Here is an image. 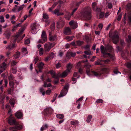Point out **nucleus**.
I'll return each mask as SVG.
<instances>
[{
  "label": "nucleus",
  "instance_id": "nucleus-31",
  "mask_svg": "<svg viewBox=\"0 0 131 131\" xmlns=\"http://www.w3.org/2000/svg\"><path fill=\"white\" fill-rule=\"evenodd\" d=\"M43 49L41 48L39 49V54L40 56L42 55L43 54Z\"/></svg>",
  "mask_w": 131,
  "mask_h": 131
},
{
  "label": "nucleus",
  "instance_id": "nucleus-46",
  "mask_svg": "<svg viewBox=\"0 0 131 131\" xmlns=\"http://www.w3.org/2000/svg\"><path fill=\"white\" fill-rule=\"evenodd\" d=\"M85 53L87 55H91V51L90 50H89L88 51H84Z\"/></svg>",
  "mask_w": 131,
  "mask_h": 131
},
{
  "label": "nucleus",
  "instance_id": "nucleus-44",
  "mask_svg": "<svg viewBox=\"0 0 131 131\" xmlns=\"http://www.w3.org/2000/svg\"><path fill=\"white\" fill-rule=\"evenodd\" d=\"M107 6L108 8L110 9L112 8L113 7L112 4L111 3H108L107 4Z\"/></svg>",
  "mask_w": 131,
  "mask_h": 131
},
{
  "label": "nucleus",
  "instance_id": "nucleus-43",
  "mask_svg": "<svg viewBox=\"0 0 131 131\" xmlns=\"http://www.w3.org/2000/svg\"><path fill=\"white\" fill-rule=\"evenodd\" d=\"M9 130L11 131H17L15 130L16 128L15 126V127H11L9 128Z\"/></svg>",
  "mask_w": 131,
  "mask_h": 131
},
{
  "label": "nucleus",
  "instance_id": "nucleus-48",
  "mask_svg": "<svg viewBox=\"0 0 131 131\" xmlns=\"http://www.w3.org/2000/svg\"><path fill=\"white\" fill-rule=\"evenodd\" d=\"M16 68L15 67L13 68L12 69L11 71L14 74H15L17 72Z\"/></svg>",
  "mask_w": 131,
  "mask_h": 131
},
{
  "label": "nucleus",
  "instance_id": "nucleus-38",
  "mask_svg": "<svg viewBox=\"0 0 131 131\" xmlns=\"http://www.w3.org/2000/svg\"><path fill=\"white\" fill-rule=\"evenodd\" d=\"M77 45L78 46H80L82 45L83 43V41H77Z\"/></svg>",
  "mask_w": 131,
  "mask_h": 131
},
{
  "label": "nucleus",
  "instance_id": "nucleus-23",
  "mask_svg": "<svg viewBox=\"0 0 131 131\" xmlns=\"http://www.w3.org/2000/svg\"><path fill=\"white\" fill-rule=\"evenodd\" d=\"M67 91L63 89L61 91L60 95L59 96V97H62L65 95L67 93Z\"/></svg>",
  "mask_w": 131,
  "mask_h": 131
},
{
  "label": "nucleus",
  "instance_id": "nucleus-13",
  "mask_svg": "<svg viewBox=\"0 0 131 131\" xmlns=\"http://www.w3.org/2000/svg\"><path fill=\"white\" fill-rule=\"evenodd\" d=\"M16 47V45L15 43H13L12 44V42H11L10 44L7 46L6 47V49H8L10 51L13 49L14 48Z\"/></svg>",
  "mask_w": 131,
  "mask_h": 131
},
{
  "label": "nucleus",
  "instance_id": "nucleus-18",
  "mask_svg": "<svg viewBox=\"0 0 131 131\" xmlns=\"http://www.w3.org/2000/svg\"><path fill=\"white\" fill-rule=\"evenodd\" d=\"M44 65V63L42 62H41L38 65V67L39 69V72H42V70L43 69V67ZM36 71L37 73H38V71L37 70H36Z\"/></svg>",
  "mask_w": 131,
  "mask_h": 131
},
{
  "label": "nucleus",
  "instance_id": "nucleus-39",
  "mask_svg": "<svg viewBox=\"0 0 131 131\" xmlns=\"http://www.w3.org/2000/svg\"><path fill=\"white\" fill-rule=\"evenodd\" d=\"M46 41H44L43 39L42 40L41 39H39L37 41V43H40L43 44Z\"/></svg>",
  "mask_w": 131,
  "mask_h": 131
},
{
  "label": "nucleus",
  "instance_id": "nucleus-22",
  "mask_svg": "<svg viewBox=\"0 0 131 131\" xmlns=\"http://www.w3.org/2000/svg\"><path fill=\"white\" fill-rule=\"evenodd\" d=\"M52 111L51 109L49 108H46L44 110V114L45 116H46L49 114L51 113V111Z\"/></svg>",
  "mask_w": 131,
  "mask_h": 131
},
{
  "label": "nucleus",
  "instance_id": "nucleus-11",
  "mask_svg": "<svg viewBox=\"0 0 131 131\" xmlns=\"http://www.w3.org/2000/svg\"><path fill=\"white\" fill-rule=\"evenodd\" d=\"M65 24L64 21L61 19H60L57 23V27L58 28H62L64 26Z\"/></svg>",
  "mask_w": 131,
  "mask_h": 131
},
{
  "label": "nucleus",
  "instance_id": "nucleus-50",
  "mask_svg": "<svg viewBox=\"0 0 131 131\" xmlns=\"http://www.w3.org/2000/svg\"><path fill=\"white\" fill-rule=\"evenodd\" d=\"M103 102V100L101 99H98L96 101V102L97 103H102Z\"/></svg>",
  "mask_w": 131,
  "mask_h": 131
},
{
  "label": "nucleus",
  "instance_id": "nucleus-5",
  "mask_svg": "<svg viewBox=\"0 0 131 131\" xmlns=\"http://www.w3.org/2000/svg\"><path fill=\"white\" fill-rule=\"evenodd\" d=\"M107 70L106 68L102 69L100 71L96 72L94 71H91V72L94 75L97 77L100 76L103 73V72H105Z\"/></svg>",
  "mask_w": 131,
  "mask_h": 131
},
{
  "label": "nucleus",
  "instance_id": "nucleus-9",
  "mask_svg": "<svg viewBox=\"0 0 131 131\" xmlns=\"http://www.w3.org/2000/svg\"><path fill=\"white\" fill-rule=\"evenodd\" d=\"M63 33L66 35H69L71 34V31L70 28L66 27H65L64 29Z\"/></svg>",
  "mask_w": 131,
  "mask_h": 131
},
{
  "label": "nucleus",
  "instance_id": "nucleus-27",
  "mask_svg": "<svg viewBox=\"0 0 131 131\" xmlns=\"http://www.w3.org/2000/svg\"><path fill=\"white\" fill-rule=\"evenodd\" d=\"M48 126L47 124H45L43 125L40 128V130L43 131L44 130L46 129L48 127Z\"/></svg>",
  "mask_w": 131,
  "mask_h": 131
},
{
  "label": "nucleus",
  "instance_id": "nucleus-55",
  "mask_svg": "<svg viewBox=\"0 0 131 131\" xmlns=\"http://www.w3.org/2000/svg\"><path fill=\"white\" fill-rule=\"evenodd\" d=\"M104 13L103 12L100 13V18H103L104 16Z\"/></svg>",
  "mask_w": 131,
  "mask_h": 131
},
{
  "label": "nucleus",
  "instance_id": "nucleus-49",
  "mask_svg": "<svg viewBox=\"0 0 131 131\" xmlns=\"http://www.w3.org/2000/svg\"><path fill=\"white\" fill-rule=\"evenodd\" d=\"M17 8V11L19 12L23 9V7L22 6H20L18 7Z\"/></svg>",
  "mask_w": 131,
  "mask_h": 131
},
{
  "label": "nucleus",
  "instance_id": "nucleus-28",
  "mask_svg": "<svg viewBox=\"0 0 131 131\" xmlns=\"http://www.w3.org/2000/svg\"><path fill=\"white\" fill-rule=\"evenodd\" d=\"M56 36H50L49 38V40L50 41H53L56 40Z\"/></svg>",
  "mask_w": 131,
  "mask_h": 131
},
{
  "label": "nucleus",
  "instance_id": "nucleus-59",
  "mask_svg": "<svg viewBox=\"0 0 131 131\" xmlns=\"http://www.w3.org/2000/svg\"><path fill=\"white\" fill-rule=\"evenodd\" d=\"M39 60V58L38 57H36V58L34 59V61L35 62V64H36L38 60Z\"/></svg>",
  "mask_w": 131,
  "mask_h": 131
},
{
  "label": "nucleus",
  "instance_id": "nucleus-15",
  "mask_svg": "<svg viewBox=\"0 0 131 131\" xmlns=\"http://www.w3.org/2000/svg\"><path fill=\"white\" fill-rule=\"evenodd\" d=\"M86 69V73L89 76L90 75V68L91 67V65L89 64H88L85 65Z\"/></svg>",
  "mask_w": 131,
  "mask_h": 131
},
{
  "label": "nucleus",
  "instance_id": "nucleus-64",
  "mask_svg": "<svg viewBox=\"0 0 131 131\" xmlns=\"http://www.w3.org/2000/svg\"><path fill=\"white\" fill-rule=\"evenodd\" d=\"M127 67L129 68L131 67V63H126Z\"/></svg>",
  "mask_w": 131,
  "mask_h": 131
},
{
  "label": "nucleus",
  "instance_id": "nucleus-47",
  "mask_svg": "<svg viewBox=\"0 0 131 131\" xmlns=\"http://www.w3.org/2000/svg\"><path fill=\"white\" fill-rule=\"evenodd\" d=\"M126 40L128 42H131V36L130 35H129L128 38H126Z\"/></svg>",
  "mask_w": 131,
  "mask_h": 131
},
{
  "label": "nucleus",
  "instance_id": "nucleus-54",
  "mask_svg": "<svg viewBox=\"0 0 131 131\" xmlns=\"http://www.w3.org/2000/svg\"><path fill=\"white\" fill-rule=\"evenodd\" d=\"M110 61L109 59H107L106 60H100V61H103V62L105 63H108Z\"/></svg>",
  "mask_w": 131,
  "mask_h": 131
},
{
  "label": "nucleus",
  "instance_id": "nucleus-42",
  "mask_svg": "<svg viewBox=\"0 0 131 131\" xmlns=\"http://www.w3.org/2000/svg\"><path fill=\"white\" fill-rule=\"evenodd\" d=\"M0 22L1 23H3L5 22V20L4 19V17L3 16H0Z\"/></svg>",
  "mask_w": 131,
  "mask_h": 131
},
{
  "label": "nucleus",
  "instance_id": "nucleus-3",
  "mask_svg": "<svg viewBox=\"0 0 131 131\" xmlns=\"http://www.w3.org/2000/svg\"><path fill=\"white\" fill-rule=\"evenodd\" d=\"M91 8L89 7H85L83 9L81 13L82 16L85 18L87 19L90 20L91 17Z\"/></svg>",
  "mask_w": 131,
  "mask_h": 131
},
{
  "label": "nucleus",
  "instance_id": "nucleus-12",
  "mask_svg": "<svg viewBox=\"0 0 131 131\" xmlns=\"http://www.w3.org/2000/svg\"><path fill=\"white\" fill-rule=\"evenodd\" d=\"M113 42L115 44H116L119 40V36L117 35H114L112 37Z\"/></svg>",
  "mask_w": 131,
  "mask_h": 131
},
{
  "label": "nucleus",
  "instance_id": "nucleus-6",
  "mask_svg": "<svg viewBox=\"0 0 131 131\" xmlns=\"http://www.w3.org/2000/svg\"><path fill=\"white\" fill-rule=\"evenodd\" d=\"M8 122L9 124L11 125H18V122L16 121L15 119L11 116L8 119Z\"/></svg>",
  "mask_w": 131,
  "mask_h": 131
},
{
  "label": "nucleus",
  "instance_id": "nucleus-24",
  "mask_svg": "<svg viewBox=\"0 0 131 131\" xmlns=\"http://www.w3.org/2000/svg\"><path fill=\"white\" fill-rule=\"evenodd\" d=\"M25 30V28H21L19 30L18 33L16 35V36L17 37H18Z\"/></svg>",
  "mask_w": 131,
  "mask_h": 131
},
{
  "label": "nucleus",
  "instance_id": "nucleus-26",
  "mask_svg": "<svg viewBox=\"0 0 131 131\" xmlns=\"http://www.w3.org/2000/svg\"><path fill=\"white\" fill-rule=\"evenodd\" d=\"M79 122L77 120H75L72 121L70 123L72 125H77L79 124Z\"/></svg>",
  "mask_w": 131,
  "mask_h": 131
},
{
  "label": "nucleus",
  "instance_id": "nucleus-19",
  "mask_svg": "<svg viewBox=\"0 0 131 131\" xmlns=\"http://www.w3.org/2000/svg\"><path fill=\"white\" fill-rule=\"evenodd\" d=\"M15 116L18 119H22L23 117V114L22 112L20 111H17L15 114Z\"/></svg>",
  "mask_w": 131,
  "mask_h": 131
},
{
  "label": "nucleus",
  "instance_id": "nucleus-8",
  "mask_svg": "<svg viewBox=\"0 0 131 131\" xmlns=\"http://www.w3.org/2000/svg\"><path fill=\"white\" fill-rule=\"evenodd\" d=\"M97 4L96 2H93L92 3V8L93 10L100 12L101 10V9L98 6H96Z\"/></svg>",
  "mask_w": 131,
  "mask_h": 131
},
{
  "label": "nucleus",
  "instance_id": "nucleus-56",
  "mask_svg": "<svg viewBox=\"0 0 131 131\" xmlns=\"http://www.w3.org/2000/svg\"><path fill=\"white\" fill-rule=\"evenodd\" d=\"M127 9H130L131 8V3H129L127 5Z\"/></svg>",
  "mask_w": 131,
  "mask_h": 131
},
{
  "label": "nucleus",
  "instance_id": "nucleus-4",
  "mask_svg": "<svg viewBox=\"0 0 131 131\" xmlns=\"http://www.w3.org/2000/svg\"><path fill=\"white\" fill-rule=\"evenodd\" d=\"M55 45L54 42L51 43L48 42L46 43L44 45V51L45 52H48L51 48Z\"/></svg>",
  "mask_w": 131,
  "mask_h": 131
},
{
  "label": "nucleus",
  "instance_id": "nucleus-60",
  "mask_svg": "<svg viewBox=\"0 0 131 131\" xmlns=\"http://www.w3.org/2000/svg\"><path fill=\"white\" fill-rule=\"evenodd\" d=\"M68 88V85H66L64 87L63 90L67 92V90Z\"/></svg>",
  "mask_w": 131,
  "mask_h": 131
},
{
  "label": "nucleus",
  "instance_id": "nucleus-33",
  "mask_svg": "<svg viewBox=\"0 0 131 131\" xmlns=\"http://www.w3.org/2000/svg\"><path fill=\"white\" fill-rule=\"evenodd\" d=\"M73 38L74 36H67L66 37V39L68 40L71 41L73 39Z\"/></svg>",
  "mask_w": 131,
  "mask_h": 131
},
{
  "label": "nucleus",
  "instance_id": "nucleus-20",
  "mask_svg": "<svg viewBox=\"0 0 131 131\" xmlns=\"http://www.w3.org/2000/svg\"><path fill=\"white\" fill-rule=\"evenodd\" d=\"M41 38L44 41H47V36L46 32L44 31H42L41 35Z\"/></svg>",
  "mask_w": 131,
  "mask_h": 131
},
{
  "label": "nucleus",
  "instance_id": "nucleus-10",
  "mask_svg": "<svg viewBox=\"0 0 131 131\" xmlns=\"http://www.w3.org/2000/svg\"><path fill=\"white\" fill-rule=\"evenodd\" d=\"M7 64L5 62H3L1 64L0 66V74L3 71L5 70L7 68Z\"/></svg>",
  "mask_w": 131,
  "mask_h": 131
},
{
  "label": "nucleus",
  "instance_id": "nucleus-62",
  "mask_svg": "<svg viewBox=\"0 0 131 131\" xmlns=\"http://www.w3.org/2000/svg\"><path fill=\"white\" fill-rule=\"evenodd\" d=\"M61 66V64L60 63H58L56 65V67L57 68H58Z\"/></svg>",
  "mask_w": 131,
  "mask_h": 131
},
{
  "label": "nucleus",
  "instance_id": "nucleus-34",
  "mask_svg": "<svg viewBox=\"0 0 131 131\" xmlns=\"http://www.w3.org/2000/svg\"><path fill=\"white\" fill-rule=\"evenodd\" d=\"M92 116L91 115H89L88 116L86 120L87 122L88 123L90 122L92 119Z\"/></svg>",
  "mask_w": 131,
  "mask_h": 131
},
{
  "label": "nucleus",
  "instance_id": "nucleus-51",
  "mask_svg": "<svg viewBox=\"0 0 131 131\" xmlns=\"http://www.w3.org/2000/svg\"><path fill=\"white\" fill-rule=\"evenodd\" d=\"M25 44H28L30 43V40L29 39H27L25 40Z\"/></svg>",
  "mask_w": 131,
  "mask_h": 131
},
{
  "label": "nucleus",
  "instance_id": "nucleus-45",
  "mask_svg": "<svg viewBox=\"0 0 131 131\" xmlns=\"http://www.w3.org/2000/svg\"><path fill=\"white\" fill-rule=\"evenodd\" d=\"M15 126L16 129H21L23 128V126L22 125H18Z\"/></svg>",
  "mask_w": 131,
  "mask_h": 131
},
{
  "label": "nucleus",
  "instance_id": "nucleus-25",
  "mask_svg": "<svg viewBox=\"0 0 131 131\" xmlns=\"http://www.w3.org/2000/svg\"><path fill=\"white\" fill-rule=\"evenodd\" d=\"M71 15V14H70L69 12H67L65 15V18L66 19L69 20L70 19Z\"/></svg>",
  "mask_w": 131,
  "mask_h": 131
},
{
  "label": "nucleus",
  "instance_id": "nucleus-7",
  "mask_svg": "<svg viewBox=\"0 0 131 131\" xmlns=\"http://www.w3.org/2000/svg\"><path fill=\"white\" fill-rule=\"evenodd\" d=\"M69 24L73 29H75L78 27L77 22L73 20H71L69 22Z\"/></svg>",
  "mask_w": 131,
  "mask_h": 131
},
{
  "label": "nucleus",
  "instance_id": "nucleus-40",
  "mask_svg": "<svg viewBox=\"0 0 131 131\" xmlns=\"http://www.w3.org/2000/svg\"><path fill=\"white\" fill-rule=\"evenodd\" d=\"M9 86L10 88H13L14 87V83L12 81H10L9 82Z\"/></svg>",
  "mask_w": 131,
  "mask_h": 131
},
{
  "label": "nucleus",
  "instance_id": "nucleus-17",
  "mask_svg": "<svg viewBox=\"0 0 131 131\" xmlns=\"http://www.w3.org/2000/svg\"><path fill=\"white\" fill-rule=\"evenodd\" d=\"M11 33L8 30H6L5 31L3 35L7 39H9Z\"/></svg>",
  "mask_w": 131,
  "mask_h": 131
},
{
  "label": "nucleus",
  "instance_id": "nucleus-30",
  "mask_svg": "<svg viewBox=\"0 0 131 131\" xmlns=\"http://www.w3.org/2000/svg\"><path fill=\"white\" fill-rule=\"evenodd\" d=\"M20 52L18 51L16 52L15 53L14 57L15 58H18L20 56Z\"/></svg>",
  "mask_w": 131,
  "mask_h": 131
},
{
  "label": "nucleus",
  "instance_id": "nucleus-53",
  "mask_svg": "<svg viewBox=\"0 0 131 131\" xmlns=\"http://www.w3.org/2000/svg\"><path fill=\"white\" fill-rule=\"evenodd\" d=\"M57 95L58 94H55L54 95L53 97V99L51 101V102H53L55 101V100L56 99V97L57 96Z\"/></svg>",
  "mask_w": 131,
  "mask_h": 131
},
{
  "label": "nucleus",
  "instance_id": "nucleus-58",
  "mask_svg": "<svg viewBox=\"0 0 131 131\" xmlns=\"http://www.w3.org/2000/svg\"><path fill=\"white\" fill-rule=\"evenodd\" d=\"M100 62L98 61H95V65H102V64L101 63V61H100V60L99 61Z\"/></svg>",
  "mask_w": 131,
  "mask_h": 131
},
{
  "label": "nucleus",
  "instance_id": "nucleus-63",
  "mask_svg": "<svg viewBox=\"0 0 131 131\" xmlns=\"http://www.w3.org/2000/svg\"><path fill=\"white\" fill-rule=\"evenodd\" d=\"M8 78L9 80H13L14 77L12 75H10L8 77Z\"/></svg>",
  "mask_w": 131,
  "mask_h": 131
},
{
  "label": "nucleus",
  "instance_id": "nucleus-29",
  "mask_svg": "<svg viewBox=\"0 0 131 131\" xmlns=\"http://www.w3.org/2000/svg\"><path fill=\"white\" fill-rule=\"evenodd\" d=\"M57 117L59 119H62L64 118V116L62 114H58L56 115Z\"/></svg>",
  "mask_w": 131,
  "mask_h": 131
},
{
  "label": "nucleus",
  "instance_id": "nucleus-61",
  "mask_svg": "<svg viewBox=\"0 0 131 131\" xmlns=\"http://www.w3.org/2000/svg\"><path fill=\"white\" fill-rule=\"evenodd\" d=\"M51 92V90H48L46 91V93L47 95H49Z\"/></svg>",
  "mask_w": 131,
  "mask_h": 131
},
{
  "label": "nucleus",
  "instance_id": "nucleus-41",
  "mask_svg": "<svg viewBox=\"0 0 131 131\" xmlns=\"http://www.w3.org/2000/svg\"><path fill=\"white\" fill-rule=\"evenodd\" d=\"M9 103L11 105L14 106V100L13 99H11L9 101Z\"/></svg>",
  "mask_w": 131,
  "mask_h": 131
},
{
  "label": "nucleus",
  "instance_id": "nucleus-57",
  "mask_svg": "<svg viewBox=\"0 0 131 131\" xmlns=\"http://www.w3.org/2000/svg\"><path fill=\"white\" fill-rule=\"evenodd\" d=\"M90 46L89 45H88L84 47V48L86 50H89Z\"/></svg>",
  "mask_w": 131,
  "mask_h": 131
},
{
  "label": "nucleus",
  "instance_id": "nucleus-1",
  "mask_svg": "<svg viewBox=\"0 0 131 131\" xmlns=\"http://www.w3.org/2000/svg\"><path fill=\"white\" fill-rule=\"evenodd\" d=\"M67 70L62 73H59L56 74L52 71H50V72L52 75V77L56 79H58L59 77H65L67 75L68 73L70 72V70L72 68V65L70 63H68L67 65Z\"/></svg>",
  "mask_w": 131,
  "mask_h": 131
},
{
  "label": "nucleus",
  "instance_id": "nucleus-32",
  "mask_svg": "<svg viewBox=\"0 0 131 131\" xmlns=\"http://www.w3.org/2000/svg\"><path fill=\"white\" fill-rule=\"evenodd\" d=\"M22 51L24 54H26L28 53L27 49L25 48H22Z\"/></svg>",
  "mask_w": 131,
  "mask_h": 131
},
{
  "label": "nucleus",
  "instance_id": "nucleus-2",
  "mask_svg": "<svg viewBox=\"0 0 131 131\" xmlns=\"http://www.w3.org/2000/svg\"><path fill=\"white\" fill-rule=\"evenodd\" d=\"M101 52L103 55H108L110 58H112L113 56L108 52H111L113 51L112 47L109 45H107L105 47L101 45L100 47Z\"/></svg>",
  "mask_w": 131,
  "mask_h": 131
},
{
  "label": "nucleus",
  "instance_id": "nucleus-21",
  "mask_svg": "<svg viewBox=\"0 0 131 131\" xmlns=\"http://www.w3.org/2000/svg\"><path fill=\"white\" fill-rule=\"evenodd\" d=\"M59 9L56 8L53 12L52 11V12L53 14L57 15L58 16L63 15V13H60L59 12Z\"/></svg>",
  "mask_w": 131,
  "mask_h": 131
},
{
  "label": "nucleus",
  "instance_id": "nucleus-36",
  "mask_svg": "<svg viewBox=\"0 0 131 131\" xmlns=\"http://www.w3.org/2000/svg\"><path fill=\"white\" fill-rule=\"evenodd\" d=\"M43 17L44 19H48V16L47 14L45 13H43Z\"/></svg>",
  "mask_w": 131,
  "mask_h": 131
},
{
  "label": "nucleus",
  "instance_id": "nucleus-14",
  "mask_svg": "<svg viewBox=\"0 0 131 131\" xmlns=\"http://www.w3.org/2000/svg\"><path fill=\"white\" fill-rule=\"evenodd\" d=\"M36 26V25L35 23H33L31 25V32L33 34H36L37 32Z\"/></svg>",
  "mask_w": 131,
  "mask_h": 131
},
{
  "label": "nucleus",
  "instance_id": "nucleus-37",
  "mask_svg": "<svg viewBox=\"0 0 131 131\" xmlns=\"http://www.w3.org/2000/svg\"><path fill=\"white\" fill-rule=\"evenodd\" d=\"M40 92L42 93V95H45V93L44 89L42 88H40Z\"/></svg>",
  "mask_w": 131,
  "mask_h": 131
},
{
  "label": "nucleus",
  "instance_id": "nucleus-35",
  "mask_svg": "<svg viewBox=\"0 0 131 131\" xmlns=\"http://www.w3.org/2000/svg\"><path fill=\"white\" fill-rule=\"evenodd\" d=\"M85 39L87 43L91 41V39L89 38L88 36H85Z\"/></svg>",
  "mask_w": 131,
  "mask_h": 131
},
{
  "label": "nucleus",
  "instance_id": "nucleus-16",
  "mask_svg": "<svg viewBox=\"0 0 131 131\" xmlns=\"http://www.w3.org/2000/svg\"><path fill=\"white\" fill-rule=\"evenodd\" d=\"M76 55L75 52H72L68 51L67 52L66 57L68 58H69L70 57H74Z\"/></svg>",
  "mask_w": 131,
  "mask_h": 131
},
{
  "label": "nucleus",
  "instance_id": "nucleus-52",
  "mask_svg": "<svg viewBox=\"0 0 131 131\" xmlns=\"http://www.w3.org/2000/svg\"><path fill=\"white\" fill-rule=\"evenodd\" d=\"M54 53L53 52H52L50 54L49 56V58H53L54 57Z\"/></svg>",
  "mask_w": 131,
  "mask_h": 131
}]
</instances>
